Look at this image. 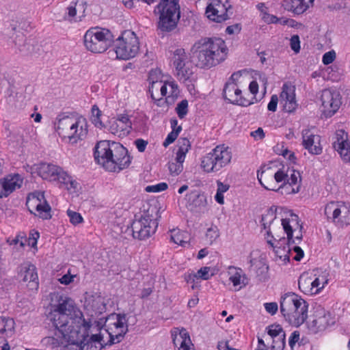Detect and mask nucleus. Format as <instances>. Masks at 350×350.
<instances>
[{"mask_svg":"<svg viewBox=\"0 0 350 350\" xmlns=\"http://www.w3.org/2000/svg\"><path fill=\"white\" fill-rule=\"evenodd\" d=\"M49 318L55 327L54 335L42 340L50 349L64 350H101L119 342L128 332L126 314H111L99 321L85 319L73 299L54 294Z\"/></svg>","mask_w":350,"mask_h":350,"instance_id":"f257e3e1","label":"nucleus"},{"mask_svg":"<svg viewBox=\"0 0 350 350\" xmlns=\"http://www.w3.org/2000/svg\"><path fill=\"white\" fill-rule=\"evenodd\" d=\"M228 48L220 38H202L191 46L190 55L195 65L209 69L222 62L226 57Z\"/></svg>","mask_w":350,"mask_h":350,"instance_id":"f03ea898","label":"nucleus"},{"mask_svg":"<svg viewBox=\"0 0 350 350\" xmlns=\"http://www.w3.org/2000/svg\"><path fill=\"white\" fill-rule=\"evenodd\" d=\"M94 158L98 164L112 172H119L131 163V157L126 148L118 142L107 140L97 143Z\"/></svg>","mask_w":350,"mask_h":350,"instance_id":"7ed1b4c3","label":"nucleus"},{"mask_svg":"<svg viewBox=\"0 0 350 350\" xmlns=\"http://www.w3.org/2000/svg\"><path fill=\"white\" fill-rule=\"evenodd\" d=\"M258 180L267 190L278 191L282 195L296 193L301 187V175L299 171L284 168L278 170L273 174L267 167L260 174L258 173Z\"/></svg>","mask_w":350,"mask_h":350,"instance_id":"20e7f679","label":"nucleus"},{"mask_svg":"<svg viewBox=\"0 0 350 350\" xmlns=\"http://www.w3.org/2000/svg\"><path fill=\"white\" fill-rule=\"evenodd\" d=\"M278 208H271L262 215L261 226L266 232L265 239L268 244L273 249L275 256L282 262L289 261L291 249L289 243L283 237L279 220L277 219Z\"/></svg>","mask_w":350,"mask_h":350,"instance_id":"39448f33","label":"nucleus"},{"mask_svg":"<svg viewBox=\"0 0 350 350\" xmlns=\"http://www.w3.org/2000/svg\"><path fill=\"white\" fill-rule=\"evenodd\" d=\"M54 129L62 140L70 144L84 139L88 132L87 120L81 116L60 114L54 122Z\"/></svg>","mask_w":350,"mask_h":350,"instance_id":"423d86ee","label":"nucleus"},{"mask_svg":"<svg viewBox=\"0 0 350 350\" xmlns=\"http://www.w3.org/2000/svg\"><path fill=\"white\" fill-rule=\"evenodd\" d=\"M308 310V303L295 293H288L281 298L280 311L292 326L299 327L306 321Z\"/></svg>","mask_w":350,"mask_h":350,"instance_id":"0eeeda50","label":"nucleus"},{"mask_svg":"<svg viewBox=\"0 0 350 350\" xmlns=\"http://www.w3.org/2000/svg\"><path fill=\"white\" fill-rule=\"evenodd\" d=\"M37 170L42 179L55 183L59 187H64L70 192L76 191L78 188L77 180L59 165L43 163L39 165Z\"/></svg>","mask_w":350,"mask_h":350,"instance_id":"6e6552de","label":"nucleus"},{"mask_svg":"<svg viewBox=\"0 0 350 350\" xmlns=\"http://www.w3.org/2000/svg\"><path fill=\"white\" fill-rule=\"evenodd\" d=\"M139 40L135 33L131 30L122 32L114 42L113 49L109 51L116 55V59L129 60L135 57L139 51Z\"/></svg>","mask_w":350,"mask_h":350,"instance_id":"1a4fd4ad","label":"nucleus"},{"mask_svg":"<svg viewBox=\"0 0 350 350\" xmlns=\"http://www.w3.org/2000/svg\"><path fill=\"white\" fill-rule=\"evenodd\" d=\"M232 153L225 145L217 146L201 159L200 167L206 173H215L228 165L232 161Z\"/></svg>","mask_w":350,"mask_h":350,"instance_id":"9d476101","label":"nucleus"},{"mask_svg":"<svg viewBox=\"0 0 350 350\" xmlns=\"http://www.w3.org/2000/svg\"><path fill=\"white\" fill-rule=\"evenodd\" d=\"M113 40L111 32L98 27L89 29L84 35L85 48L92 53H103L111 45Z\"/></svg>","mask_w":350,"mask_h":350,"instance_id":"9b49d317","label":"nucleus"},{"mask_svg":"<svg viewBox=\"0 0 350 350\" xmlns=\"http://www.w3.org/2000/svg\"><path fill=\"white\" fill-rule=\"evenodd\" d=\"M193 67L184 49H176V79L184 83L191 94H196Z\"/></svg>","mask_w":350,"mask_h":350,"instance_id":"f8f14e48","label":"nucleus"},{"mask_svg":"<svg viewBox=\"0 0 350 350\" xmlns=\"http://www.w3.org/2000/svg\"><path fill=\"white\" fill-rule=\"evenodd\" d=\"M267 334L258 338V347L255 350H284L286 334L280 325H271L266 328Z\"/></svg>","mask_w":350,"mask_h":350,"instance_id":"ddd939ff","label":"nucleus"},{"mask_svg":"<svg viewBox=\"0 0 350 350\" xmlns=\"http://www.w3.org/2000/svg\"><path fill=\"white\" fill-rule=\"evenodd\" d=\"M324 213L329 221L338 226L350 224V204L344 202H330L324 208Z\"/></svg>","mask_w":350,"mask_h":350,"instance_id":"4468645a","label":"nucleus"},{"mask_svg":"<svg viewBox=\"0 0 350 350\" xmlns=\"http://www.w3.org/2000/svg\"><path fill=\"white\" fill-rule=\"evenodd\" d=\"M157 228V222L147 213L136 215L131 224L133 236L139 239L149 237L155 232Z\"/></svg>","mask_w":350,"mask_h":350,"instance_id":"2eb2a0df","label":"nucleus"},{"mask_svg":"<svg viewBox=\"0 0 350 350\" xmlns=\"http://www.w3.org/2000/svg\"><path fill=\"white\" fill-rule=\"evenodd\" d=\"M26 205L31 213L43 219H49L52 217L51 208L42 191H35L29 194Z\"/></svg>","mask_w":350,"mask_h":350,"instance_id":"dca6fc26","label":"nucleus"},{"mask_svg":"<svg viewBox=\"0 0 350 350\" xmlns=\"http://www.w3.org/2000/svg\"><path fill=\"white\" fill-rule=\"evenodd\" d=\"M157 10L159 14V29L163 31L172 30L175 27V0H161L157 6Z\"/></svg>","mask_w":350,"mask_h":350,"instance_id":"f3484780","label":"nucleus"},{"mask_svg":"<svg viewBox=\"0 0 350 350\" xmlns=\"http://www.w3.org/2000/svg\"><path fill=\"white\" fill-rule=\"evenodd\" d=\"M279 226H281L283 234L284 233L287 235L286 241L288 243H295V241H300L302 239V229L303 226L299 221V217L297 215L291 213L290 217L280 219Z\"/></svg>","mask_w":350,"mask_h":350,"instance_id":"a211bd4d","label":"nucleus"},{"mask_svg":"<svg viewBox=\"0 0 350 350\" xmlns=\"http://www.w3.org/2000/svg\"><path fill=\"white\" fill-rule=\"evenodd\" d=\"M231 4L228 0H208L206 9L207 18L216 23H221L229 18L228 10Z\"/></svg>","mask_w":350,"mask_h":350,"instance_id":"6ab92c4d","label":"nucleus"},{"mask_svg":"<svg viewBox=\"0 0 350 350\" xmlns=\"http://www.w3.org/2000/svg\"><path fill=\"white\" fill-rule=\"evenodd\" d=\"M320 100L321 111L326 117L332 116L338 110L341 105L339 92L331 89L323 90Z\"/></svg>","mask_w":350,"mask_h":350,"instance_id":"aec40b11","label":"nucleus"},{"mask_svg":"<svg viewBox=\"0 0 350 350\" xmlns=\"http://www.w3.org/2000/svg\"><path fill=\"white\" fill-rule=\"evenodd\" d=\"M334 323V318L323 307L318 305L314 308L313 319L310 325V329L314 332L323 331Z\"/></svg>","mask_w":350,"mask_h":350,"instance_id":"412c9836","label":"nucleus"},{"mask_svg":"<svg viewBox=\"0 0 350 350\" xmlns=\"http://www.w3.org/2000/svg\"><path fill=\"white\" fill-rule=\"evenodd\" d=\"M105 128L110 133L118 137H124L131 131V122L127 115L120 114L111 118Z\"/></svg>","mask_w":350,"mask_h":350,"instance_id":"4be33fe9","label":"nucleus"},{"mask_svg":"<svg viewBox=\"0 0 350 350\" xmlns=\"http://www.w3.org/2000/svg\"><path fill=\"white\" fill-rule=\"evenodd\" d=\"M333 147L345 162H350V141L344 130L336 131L333 138Z\"/></svg>","mask_w":350,"mask_h":350,"instance_id":"5701e85b","label":"nucleus"},{"mask_svg":"<svg viewBox=\"0 0 350 350\" xmlns=\"http://www.w3.org/2000/svg\"><path fill=\"white\" fill-rule=\"evenodd\" d=\"M280 97V103L285 111L292 113L296 110L298 104L295 98V85L291 83H285L282 86Z\"/></svg>","mask_w":350,"mask_h":350,"instance_id":"b1692460","label":"nucleus"},{"mask_svg":"<svg viewBox=\"0 0 350 350\" xmlns=\"http://www.w3.org/2000/svg\"><path fill=\"white\" fill-rule=\"evenodd\" d=\"M23 183V178L18 174H10L0 178V198H7L14 191L19 189Z\"/></svg>","mask_w":350,"mask_h":350,"instance_id":"393cba45","label":"nucleus"},{"mask_svg":"<svg viewBox=\"0 0 350 350\" xmlns=\"http://www.w3.org/2000/svg\"><path fill=\"white\" fill-rule=\"evenodd\" d=\"M224 97L230 103L242 106H247L251 104L249 100L241 96V90L236 83L228 81L224 89Z\"/></svg>","mask_w":350,"mask_h":350,"instance_id":"a878e982","label":"nucleus"},{"mask_svg":"<svg viewBox=\"0 0 350 350\" xmlns=\"http://www.w3.org/2000/svg\"><path fill=\"white\" fill-rule=\"evenodd\" d=\"M303 146L312 154H320L322 152L321 137L310 129L302 131Z\"/></svg>","mask_w":350,"mask_h":350,"instance_id":"bb28decb","label":"nucleus"},{"mask_svg":"<svg viewBox=\"0 0 350 350\" xmlns=\"http://www.w3.org/2000/svg\"><path fill=\"white\" fill-rule=\"evenodd\" d=\"M20 277L23 282H27V286L30 291L38 290V276L34 265L28 263L23 265L20 271Z\"/></svg>","mask_w":350,"mask_h":350,"instance_id":"cd10ccee","label":"nucleus"},{"mask_svg":"<svg viewBox=\"0 0 350 350\" xmlns=\"http://www.w3.org/2000/svg\"><path fill=\"white\" fill-rule=\"evenodd\" d=\"M84 308L91 317L102 314L106 309L103 297L98 295H87Z\"/></svg>","mask_w":350,"mask_h":350,"instance_id":"c85d7f7f","label":"nucleus"},{"mask_svg":"<svg viewBox=\"0 0 350 350\" xmlns=\"http://www.w3.org/2000/svg\"><path fill=\"white\" fill-rule=\"evenodd\" d=\"M148 88L151 97L154 100H160L162 97L167 96L168 93L172 94L175 90L174 83H169L167 81L150 84Z\"/></svg>","mask_w":350,"mask_h":350,"instance_id":"c756f323","label":"nucleus"},{"mask_svg":"<svg viewBox=\"0 0 350 350\" xmlns=\"http://www.w3.org/2000/svg\"><path fill=\"white\" fill-rule=\"evenodd\" d=\"M314 0H283L282 6L288 12L301 14L313 6Z\"/></svg>","mask_w":350,"mask_h":350,"instance_id":"7c9ffc66","label":"nucleus"},{"mask_svg":"<svg viewBox=\"0 0 350 350\" xmlns=\"http://www.w3.org/2000/svg\"><path fill=\"white\" fill-rule=\"evenodd\" d=\"M178 150L176 151V174L183 170V162L185 161L186 154L191 148V143L186 137L180 138L176 144Z\"/></svg>","mask_w":350,"mask_h":350,"instance_id":"2f4dec72","label":"nucleus"},{"mask_svg":"<svg viewBox=\"0 0 350 350\" xmlns=\"http://www.w3.org/2000/svg\"><path fill=\"white\" fill-rule=\"evenodd\" d=\"M228 275L236 290H240L247 284V278L244 271L234 266L228 267Z\"/></svg>","mask_w":350,"mask_h":350,"instance_id":"473e14b6","label":"nucleus"},{"mask_svg":"<svg viewBox=\"0 0 350 350\" xmlns=\"http://www.w3.org/2000/svg\"><path fill=\"white\" fill-rule=\"evenodd\" d=\"M39 237L40 234L38 231L31 230L28 238H26L23 233L19 234L14 239L10 241V244H20L21 247H24L25 245H27L31 247L36 248Z\"/></svg>","mask_w":350,"mask_h":350,"instance_id":"72a5a7b5","label":"nucleus"},{"mask_svg":"<svg viewBox=\"0 0 350 350\" xmlns=\"http://www.w3.org/2000/svg\"><path fill=\"white\" fill-rule=\"evenodd\" d=\"M329 273L325 271L317 270L316 273L312 275V280L314 288L315 294H318L328 284Z\"/></svg>","mask_w":350,"mask_h":350,"instance_id":"f704fd0d","label":"nucleus"},{"mask_svg":"<svg viewBox=\"0 0 350 350\" xmlns=\"http://www.w3.org/2000/svg\"><path fill=\"white\" fill-rule=\"evenodd\" d=\"M85 10V2L84 0H72L66 8V17L72 21L77 12H84Z\"/></svg>","mask_w":350,"mask_h":350,"instance_id":"c9c22d12","label":"nucleus"},{"mask_svg":"<svg viewBox=\"0 0 350 350\" xmlns=\"http://www.w3.org/2000/svg\"><path fill=\"white\" fill-rule=\"evenodd\" d=\"M299 288L306 295H316L312 280V275L308 274H303L299 279Z\"/></svg>","mask_w":350,"mask_h":350,"instance_id":"e433bc0d","label":"nucleus"},{"mask_svg":"<svg viewBox=\"0 0 350 350\" xmlns=\"http://www.w3.org/2000/svg\"><path fill=\"white\" fill-rule=\"evenodd\" d=\"M256 8L260 12L261 19L267 24H275L278 17L268 12V8L264 3H259L256 5Z\"/></svg>","mask_w":350,"mask_h":350,"instance_id":"4c0bfd02","label":"nucleus"},{"mask_svg":"<svg viewBox=\"0 0 350 350\" xmlns=\"http://www.w3.org/2000/svg\"><path fill=\"white\" fill-rule=\"evenodd\" d=\"M14 328L13 319L0 316V334L11 336Z\"/></svg>","mask_w":350,"mask_h":350,"instance_id":"58836bf2","label":"nucleus"},{"mask_svg":"<svg viewBox=\"0 0 350 350\" xmlns=\"http://www.w3.org/2000/svg\"><path fill=\"white\" fill-rule=\"evenodd\" d=\"M179 336L181 339V342L178 350H194L190 336L185 329L181 328L179 329Z\"/></svg>","mask_w":350,"mask_h":350,"instance_id":"ea45409f","label":"nucleus"},{"mask_svg":"<svg viewBox=\"0 0 350 350\" xmlns=\"http://www.w3.org/2000/svg\"><path fill=\"white\" fill-rule=\"evenodd\" d=\"M91 122L98 129H102L106 127L101 120L102 112L96 105L92 108Z\"/></svg>","mask_w":350,"mask_h":350,"instance_id":"a19ab883","label":"nucleus"},{"mask_svg":"<svg viewBox=\"0 0 350 350\" xmlns=\"http://www.w3.org/2000/svg\"><path fill=\"white\" fill-rule=\"evenodd\" d=\"M217 189L216 195L215 196V200L219 204H224V193L229 189L230 186L228 184L223 183L220 180L217 181Z\"/></svg>","mask_w":350,"mask_h":350,"instance_id":"79ce46f5","label":"nucleus"},{"mask_svg":"<svg viewBox=\"0 0 350 350\" xmlns=\"http://www.w3.org/2000/svg\"><path fill=\"white\" fill-rule=\"evenodd\" d=\"M206 239L209 245H212L219 237V231L216 226H211L206 230Z\"/></svg>","mask_w":350,"mask_h":350,"instance_id":"37998d69","label":"nucleus"},{"mask_svg":"<svg viewBox=\"0 0 350 350\" xmlns=\"http://www.w3.org/2000/svg\"><path fill=\"white\" fill-rule=\"evenodd\" d=\"M76 279L79 280L77 274L76 273L72 272L71 269H69L66 273L58 279V281L62 284L68 285L75 282Z\"/></svg>","mask_w":350,"mask_h":350,"instance_id":"c03bdc74","label":"nucleus"},{"mask_svg":"<svg viewBox=\"0 0 350 350\" xmlns=\"http://www.w3.org/2000/svg\"><path fill=\"white\" fill-rule=\"evenodd\" d=\"M164 77L161 73V71L159 69L151 70L148 75V83L152 84L154 83H161V81H166L163 79Z\"/></svg>","mask_w":350,"mask_h":350,"instance_id":"a18cd8bd","label":"nucleus"},{"mask_svg":"<svg viewBox=\"0 0 350 350\" xmlns=\"http://www.w3.org/2000/svg\"><path fill=\"white\" fill-rule=\"evenodd\" d=\"M66 214L69 218V221L74 226H77L83 222V218L82 215L78 212L71 209H68Z\"/></svg>","mask_w":350,"mask_h":350,"instance_id":"49530a36","label":"nucleus"},{"mask_svg":"<svg viewBox=\"0 0 350 350\" xmlns=\"http://www.w3.org/2000/svg\"><path fill=\"white\" fill-rule=\"evenodd\" d=\"M188 113V101L185 99L180 102L176 106V114L178 118L183 119Z\"/></svg>","mask_w":350,"mask_h":350,"instance_id":"de8ad7c7","label":"nucleus"},{"mask_svg":"<svg viewBox=\"0 0 350 350\" xmlns=\"http://www.w3.org/2000/svg\"><path fill=\"white\" fill-rule=\"evenodd\" d=\"M170 124L172 131L167 135V137L163 143V146L165 148L168 147L171 144L175 142V120L171 119Z\"/></svg>","mask_w":350,"mask_h":350,"instance_id":"09e8293b","label":"nucleus"},{"mask_svg":"<svg viewBox=\"0 0 350 350\" xmlns=\"http://www.w3.org/2000/svg\"><path fill=\"white\" fill-rule=\"evenodd\" d=\"M167 189V185L165 183H159L158 184L148 185L145 191L148 193H159Z\"/></svg>","mask_w":350,"mask_h":350,"instance_id":"8fccbe9b","label":"nucleus"},{"mask_svg":"<svg viewBox=\"0 0 350 350\" xmlns=\"http://www.w3.org/2000/svg\"><path fill=\"white\" fill-rule=\"evenodd\" d=\"M210 271L211 267H203L197 271L195 277L204 280H208L213 275V273H210Z\"/></svg>","mask_w":350,"mask_h":350,"instance_id":"3c124183","label":"nucleus"},{"mask_svg":"<svg viewBox=\"0 0 350 350\" xmlns=\"http://www.w3.org/2000/svg\"><path fill=\"white\" fill-rule=\"evenodd\" d=\"M290 46L291 49L297 53L300 51V40L297 35L293 36L290 39Z\"/></svg>","mask_w":350,"mask_h":350,"instance_id":"603ef678","label":"nucleus"},{"mask_svg":"<svg viewBox=\"0 0 350 350\" xmlns=\"http://www.w3.org/2000/svg\"><path fill=\"white\" fill-rule=\"evenodd\" d=\"M336 58V53L334 51H331L325 53L323 56V63L325 65H328L332 63Z\"/></svg>","mask_w":350,"mask_h":350,"instance_id":"864d4df0","label":"nucleus"},{"mask_svg":"<svg viewBox=\"0 0 350 350\" xmlns=\"http://www.w3.org/2000/svg\"><path fill=\"white\" fill-rule=\"evenodd\" d=\"M264 306L266 311L271 314H275L278 310V304L275 302L265 303Z\"/></svg>","mask_w":350,"mask_h":350,"instance_id":"5fc2aeb1","label":"nucleus"},{"mask_svg":"<svg viewBox=\"0 0 350 350\" xmlns=\"http://www.w3.org/2000/svg\"><path fill=\"white\" fill-rule=\"evenodd\" d=\"M137 150L140 152L145 151L148 145V142L143 139H137L134 142Z\"/></svg>","mask_w":350,"mask_h":350,"instance_id":"6e6d98bb","label":"nucleus"},{"mask_svg":"<svg viewBox=\"0 0 350 350\" xmlns=\"http://www.w3.org/2000/svg\"><path fill=\"white\" fill-rule=\"evenodd\" d=\"M278 103V96L274 94L271 97V100L269 101L267 109L269 111H275L277 109V105Z\"/></svg>","mask_w":350,"mask_h":350,"instance_id":"4d7b16f0","label":"nucleus"},{"mask_svg":"<svg viewBox=\"0 0 350 350\" xmlns=\"http://www.w3.org/2000/svg\"><path fill=\"white\" fill-rule=\"evenodd\" d=\"M299 332L298 331L293 332L288 339V344L291 349L293 348V347L299 341Z\"/></svg>","mask_w":350,"mask_h":350,"instance_id":"13d9d810","label":"nucleus"},{"mask_svg":"<svg viewBox=\"0 0 350 350\" xmlns=\"http://www.w3.org/2000/svg\"><path fill=\"white\" fill-rule=\"evenodd\" d=\"M241 31V27L239 24H235L233 25H230L227 27L226 29V32L230 35L234 33H238Z\"/></svg>","mask_w":350,"mask_h":350,"instance_id":"bf43d9fd","label":"nucleus"},{"mask_svg":"<svg viewBox=\"0 0 350 350\" xmlns=\"http://www.w3.org/2000/svg\"><path fill=\"white\" fill-rule=\"evenodd\" d=\"M293 251L296 253V255L293 257V259L297 261H299L304 256V251L301 247L298 246H294Z\"/></svg>","mask_w":350,"mask_h":350,"instance_id":"052dcab7","label":"nucleus"},{"mask_svg":"<svg viewBox=\"0 0 350 350\" xmlns=\"http://www.w3.org/2000/svg\"><path fill=\"white\" fill-rule=\"evenodd\" d=\"M251 136L254 137L256 139H261L264 137L265 133L262 128H258L257 130L251 133Z\"/></svg>","mask_w":350,"mask_h":350,"instance_id":"680f3d73","label":"nucleus"},{"mask_svg":"<svg viewBox=\"0 0 350 350\" xmlns=\"http://www.w3.org/2000/svg\"><path fill=\"white\" fill-rule=\"evenodd\" d=\"M249 89L252 94H256L258 90V85L256 81H252L249 85Z\"/></svg>","mask_w":350,"mask_h":350,"instance_id":"e2e57ef3","label":"nucleus"},{"mask_svg":"<svg viewBox=\"0 0 350 350\" xmlns=\"http://www.w3.org/2000/svg\"><path fill=\"white\" fill-rule=\"evenodd\" d=\"M198 297L197 296H193L189 300L187 306L189 308L195 307L198 304Z\"/></svg>","mask_w":350,"mask_h":350,"instance_id":"0e129e2a","label":"nucleus"},{"mask_svg":"<svg viewBox=\"0 0 350 350\" xmlns=\"http://www.w3.org/2000/svg\"><path fill=\"white\" fill-rule=\"evenodd\" d=\"M30 118L33 119L36 123H40L42 121V116L40 113H32L30 114Z\"/></svg>","mask_w":350,"mask_h":350,"instance_id":"69168bd1","label":"nucleus"},{"mask_svg":"<svg viewBox=\"0 0 350 350\" xmlns=\"http://www.w3.org/2000/svg\"><path fill=\"white\" fill-rule=\"evenodd\" d=\"M228 341H220L217 344V349L219 350H228Z\"/></svg>","mask_w":350,"mask_h":350,"instance_id":"338daca9","label":"nucleus"},{"mask_svg":"<svg viewBox=\"0 0 350 350\" xmlns=\"http://www.w3.org/2000/svg\"><path fill=\"white\" fill-rule=\"evenodd\" d=\"M241 72H234L231 75L228 81L237 83V81L239 80V79L241 77Z\"/></svg>","mask_w":350,"mask_h":350,"instance_id":"774afa93","label":"nucleus"}]
</instances>
